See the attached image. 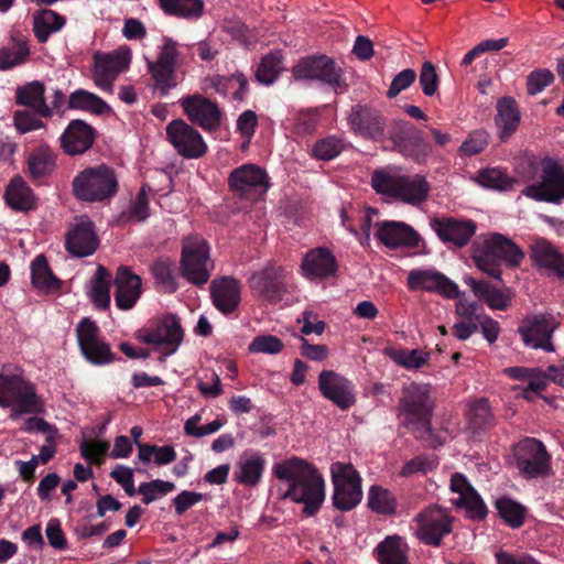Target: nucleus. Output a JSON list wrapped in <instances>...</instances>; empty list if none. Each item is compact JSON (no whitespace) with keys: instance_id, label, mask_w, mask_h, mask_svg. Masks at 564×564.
I'll list each match as a JSON object with an SVG mask.
<instances>
[{"instance_id":"obj_1","label":"nucleus","mask_w":564,"mask_h":564,"mask_svg":"<svg viewBox=\"0 0 564 564\" xmlns=\"http://www.w3.org/2000/svg\"><path fill=\"white\" fill-rule=\"evenodd\" d=\"M274 476L283 481L286 489L282 499L304 505L303 512L311 517L325 500V481L317 469L306 460L292 457L273 466Z\"/></svg>"},{"instance_id":"obj_2","label":"nucleus","mask_w":564,"mask_h":564,"mask_svg":"<svg viewBox=\"0 0 564 564\" xmlns=\"http://www.w3.org/2000/svg\"><path fill=\"white\" fill-rule=\"evenodd\" d=\"M524 259L523 251L510 238L499 232L479 235L471 245V260L477 269L501 281V264L517 268Z\"/></svg>"},{"instance_id":"obj_3","label":"nucleus","mask_w":564,"mask_h":564,"mask_svg":"<svg viewBox=\"0 0 564 564\" xmlns=\"http://www.w3.org/2000/svg\"><path fill=\"white\" fill-rule=\"evenodd\" d=\"M433 408L430 384L411 382L403 387L400 415L417 438L429 442L431 446H438L442 442L434 437L430 424Z\"/></svg>"},{"instance_id":"obj_4","label":"nucleus","mask_w":564,"mask_h":564,"mask_svg":"<svg viewBox=\"0 0 564 564\" xmlns=\"http://www.w3.org/2000/svg\"><path fill=\"white\" fill-rule=\"evenodd\" d=\"M74 196L85 203H109L119 191L116 171L106 164L86 167L72 182Z\"/></svg>"},{"instance_id":"obj_5","label":"nucleus","mask_w":564,"mask_h":564,"mask_svg":"<svg viewBox=\"0 0 564 564\" xmlns=\"http://www.w3.org/2000/svg\"><path fill=\"white\" fill-rule=\"evenodd\" d=\"M291 72L295 80L321 82L336 93H344L348 89L341 67L327 55L303 57L293 65Z\"/></svg>"},{"instance_id":"obj_6","label":"nucleus","mask_w":564,"mask_h":564,"mask_svg":"<svg viewBox=\"0 0 564 564\" xmlns=\"http://www.w3.org/2000/svg\"><path fill=\"white\" fill-rule=\"evenodd\" d=\"M388 139L394 151L415 163H425L433 151L431 143L423 138L422 131L408 120L391 121Z\"/></svg>"},{"instance_id":"obj_7","label":"nucleus","mask_w":564,"mask_h":564,"mask_svg":"<svg viewBox=\"0 0 564 564\" xmlns=\"http://www.w3.org/2000/svg\"><path fill=\"white\" fill-rule=\"evenodd\" d=\"M0 406L11 408L10 417L17 420L22 414L39 411V400L34 387L20 376L0 375Z\"/></svg>"},{"instance_id":"obj_8","label":"nucleus","mask_w":564,"mask_h":564,"mask_svg":"<svg viewBox=\"0 0 564 564\" xmlns=\"http://www.w3.org/2000/svg\"><path fill=\"white\" fill-rule=\"evenodd\" d=\"M521 193L535 202L561 204L564 202V165L545 155L540 181L528 184Z\"/></svg>"},{"instance_id":"obj_9","label":"nucleus","mask_w":564,"mask_h":564,"mask_svg":"<svg viewBox=\"0 0 564 564\" xmlns=\"http://www.w3.org/2000/svg\"><path fill=\"white\" fill-rule=\"evenodd\" d=\"M212 268L207 241L198 236L184 239L181 258L183 276L195 285H203L209 280Z\"/></svg>"},{"instance_id":"obj_10","label":"nucleus","mask_w":564,"mask_h":564,"mask_svg":"<svg viewBox=\"0 0 564 564\" xmlns=\"http://www.w3.org/2000/svg\"><path fill=\"white\" fill-rule=\"evenodd\" d=\"M334 485L333 503L341 511L354 509L362 498L361 478L350 463L335 462L330 466Z\"/></svg>"},{"instance_id":"obj_11","label":"nucleus","mask_w":564,"mask_h":564,"mask_svg":"<svg viewBox=\"0 0 564 564\" xmlns=\"http://www.w3.org/2000/svg\"><path fill=\"white\" fill-rule=\"evenodd\" d=\"M181 44L171 37H163L155 61L147 58L148 73L161 95H167L176 86V66L181 56Z\"/></svg>"},{"instance_id":"obj_12","label":"nucleus","mask_w":564,"mask_h":564,"mask_svg":"<svg viewBox=\"0 0 564 564\" xmlns=\"http://www.w3.org/2000/svg\"><path fill=\"white\" fill-rule=\"evenodd\" d=\"M558 326L560 321L552 313L529 314L522 319L518 333L525 347L554 352L552 338Z\"/></svg>"},{"instance_id":"obj_13","label":"nucleus","mask_w":564,"mask_h":564,"mask_svg":"<svg viewBox=\"0 0 564 564\" xmlns=\"http://www.w3.org/2000/svg\"><path fill=\"white\" fill-rule=\"evenodd\" d=\"M93 59L91 78L95 85L102 91L111 94L113 82L130 65V52L127 50H115L107 53L97 51Z\"/></svg>"},{"instance_id":"obj_14","label":"nucleus","mask_w":564,"mask_h":564,"mask_svg":"<svg viewBox=\"0 0 564 564\" xmlns=\"http://www.w3.org/2000/svg\"><path fill=\"white\" fill-rule=\"evenodd\" d=\"M228 185L236 196L256 199L267 193L270 180L263 169L256 164L246 163L231 171Z\"/></svg>"},{"instance_id":"obj_15","label":"nucleus","mask_w":564,"mask_h":564,"mask_svg":"<svg viewBox=\"0 0 564 564\" xmlns=\"http://www.w3.org/2000/svg\"><path fill=\"white\" fill-rule=\"evenodd\" d=\"M416 524L414 534L429 545H440L443 538L452 531V518L448 512L437 506H429L413 519Z\"/></svg>"},{"instance_id":"obj_16","label":"nucleus","mask_w":564,"mask_h":564,"mask_svg":"<svg viewBox=\"0 0 564 564\" xmlns=\"http://www.w3.org/2000/svg\"><path fill=\"white\" fill-rule=\"evenodd\" d=\"M349 129L358 137L383 141L386 138L387 119L380 110L369 105H355L347 116Z\"/></svg>"},{"instance_id":"obj_17","label":"nucleus","mask_w":564,"mask_h":564,"mask_svg":"<svg viewBox=\"0 0 564 564\" xmlns=\"http://www.w3.org/2000/svg\"><path fill=\"white\" fill-rule=\"evenodd\" d=\"M166 138L175 151L185 159H198L206 154L208 147L202 134L182 119L166 126Z\"/></svg>"},{"instance_id":"obj_18","label":"nucleus","mask_w":564,"mask_h":564,"mask_svg":"<svg viewBox=\"0 0 564 564\" xmlns=\"http://www.w3.org/2000/svg\"><path fill=\"white\" fill-rule=\"evenodd\" d=\"M514 459L520 474L527 478L544 476L550 470V456L542 442L525 438L514 447Z\"/></svg>"},{"instance_id":"obj_19","label":"nucleus","mask_w":564,"mask_h":564,"mask_svg":"<svg viewBox=\"0 0 564 564\" xmlns=\"http://www.w3.org/2000/svg\"><path fill=\"white\" fill-rule=\"evenodd\" d=\"M178 104L189 121L205 131L213 132L220 128L223 111L216 101L194 94L183 97Z\"/></svg>"},{"instance_id":"obj_20","label":"nucleus","mask_w":564,"mask_h":564,"mask_svg":"<svg viewBox=\"0 0 564 564\" xmlns=\"http://www.w3.org/2000/svg\"><path fill=\"white\" fill-rule=\"evenodd\" d=\"M137 339L147 345H164L170 352L180 347L184 332L176 315L163 316L154 328L143 327L137 332Z\"/></svg>"},{"instance_id":"obj_21","label":"nucleus","mask_w":564,"mask_h":564,"mask_svg":"<svg viewBox=\"0 0 564 564\" xmlns=\"http://www.w3.org/2000/svg\"><path fill=\"white\" fill-rule=\"evenodd\" d=\"M430 226L442 242L457 248L467 246L477 230L474 220L452 216L433 218Z\"/></svg>"},{"instance_id":"obj_22","label":"nucleus","mask_w":564,"mask_h":564,"mask_svg":"<svg viewBox=\"0 0 564 564\" xmlns=\"http://www.w3.org/2000/svg\"><path fill=\"white\" fill-rule=\"evenodd\" d=\"M406 285L410 291H425L436 293L447 299L458 296V286L445 274L434 269H413L406 278Z\"/></svg>"},{"instance_id":"obj_23","label":"nucleus","mask_w":564,"mask_h":564,"mask_svg":"<svg viewBox=\"0 0 564 564\" xmlns=\"http://www.w3.org/2000/svg\"><path fill=\"white\" fill-rule=\"evenodd\" d=\"M318 389L323 397L341 410H347L356 403L355 387L351 381L334 371L319 373Z\"/></svg>"},{"instance_id":"obj_24","label":"nucleus","mask_w":564,"mask_h":564,"mask_svg":"<svg viewBox=\"0 0 564 564\" xmlns=\"http://www.w3.org/2000/svg\"><path fill=\"white\" fill-rule=\"evenodd\" d=\"M284 270L280 267L269 265L253 273L249 279L251 290L262 299L276 303L282 300L285 292Z\"/></svg>"},{"instance_id":"obj_25","label":"nucleus","mask_w":564,"mask_h":564,"mask_svg":"<svg viewBox=\"0 0 564 564\" xmlns=\"http://www.w3.org/2000/svg\"><path fill=\"white\" fill-rule=\"evenodd\" d=\"M377 227V239L389 249L419 247L420 235L403 221L384 220L378 223Z\"/></svg>"},{"instance_id":"obj_26","label":"nucleus","mask_w":564,"mask_h":564,"mask_svg":"<svg viewBox=\"0 0 564 564\" xmlns=\"http://www.w3.org/2000/svg\"><path fill=\"white\" fill-rule=\"evenodd\" d=\"M449 487L452 492L458 495L453 500V505L464 508L467 516L471 519L481 520L486 517L487 507L485 502L463 474H454L451 478Z\"/></svg>"},{"instance_id":"obj_27","label":"nucleus","mask_w":564,"mask_h":564,"mask_svg":"<svg viewBox=\"0 0 564 564\" xmlns=\"http://www.w3.org/2000/svg\"><path fill=\"white\" fill-rule=\"evenodd\" d=\"M65 247L74 257L83 258L93 254L98 247L93 221L82 219L74 224L66 234Z\"/></svg>"},{"instance_id":"obj_28","label":"nucleus","mask_w":564,"mask_h":564,"mask_svg":"<svg viewBox=\"0 0 564 564\" xmlns=\"http://www.w3.org/2000/svg\"><path fill=\"white\" fill-rule=\"evenodd\" d=\"M210 296L215 307L225 315L234 313L241 301V284L232 276H221L210 283Z\"/></svg>"},{"instance_id":"obj_29","label":"nucleus","mask_w":564,"mask_h":564,"mask_svg":"<svg viewBox=\"0 0 564 564\" xmlns=\"http://www.w3.org/2000/svg\"><path fill=\"white\" fill-rule=\"evenodd\" d=\"M301 269L303 275L310 280H324L335 275L337 260L327 248L318 247L305 254Z\"/></svg>"},{"instance_id":"obj_30","label":"nucleus","mask_w":564,"mask_h":564,"mask_svg":"<svg viewBox=\"0 0 564 564\" xmlns=\"http://www.w3.org/2000/svg\"><path fill=\"white\" fill-rule=\"evenodd\" d=\"M141 278L133 274L128 267L117 269L115 278V302L118 308L131 310L141 296Z\"/></svg>"},{"instance_id":"obj_31","label":"nucleus","mask_w":564,"mask_h":564,"mask_svg":"<svg viewBox=\"0 0 564 564\" xmlns=\"http://www.w3.org/2000/svg\"><path fill=\"white\" fill-rule=\"evenodd\" d=\"M530 257L538 269L546 270L560 279L564 278V254L549 240H535L531 246Z\"/></svg>"},{"instance_id":"obj_32","label":"nucleus","mask_w":564,"mask_h":564,"mask_svg":"<svg viewBox=\"0 0 564 564\" xmlns=\"http://www.w3.org/2000/svg\"><path fill=\"white\" fill-rule=\"evenodd\" d=\"M95 131L83 120H73L61 137V144L69 155L83 154L91 148Z\"/></svg>"},{"instance_id":"obj_33","label":"nucleus","mask_w":564,"mask_h":564,"mask_svg":"<svg viewBox=\"0 0 564 564\" xmlns=\"http://www.w3.org/2000/svg\"><path fill=\"white\" fill-rule=\"evenodd\" d=\"M15 102L33 109L39 117H52V109L45 100V86L39 80L18 87Z\"/></svg>"},{"instance_id":"obj_34","label":"nucleus","mask_w":564,"mask_h":564,"mask_svg":"<svg viewBox=\"0 0 564 564\" xmlns=\"http://www.w3.org/2000/svg\"><path fill=\"white\" fill-rule=\"evenodd\" d=\"M80 352H111V347L101 336L96 322L84 318L76 327Z\"/></svg>"},{"instance_id":"obj_35","label":"nucleus","mask_w":564,"mask_h":564,"mask_svg":"<svg viewBox=\"0 0 564 564\" xmlns=\"http://www.w3.org/2000/svg\"><path fill=\"white\" fill-rule=\"evenodd\" d=\"M207 80L217 94L223 97L231 95L232 99L237 101H242L249 91L248 79L241 72H236L230 76L215 75Z\"/></svg>"},{"instance_id":"obj_36","label":"nucleus","mask_w":564,"mask_h":564,"mask_svg":"<svg viewBox=\"0 0 564 564\" xmlns=\"http://www.w3.org/2000/svg\"><path fill=\"white\" fill-rule=\"evenodd\" d=\"M496 126L501 141L508 140L517 130L520 112L512 97H502L497 102Z\"/></svg>"},{"instance_id":"obj_37","label":"nucleus","mask_w":564,"mask_h":564,"mask_svg":"<svg viewBox=\"0 0 564 564\" xmlns=\"http://www.w3.org/2000/svg\"><path fill=\"white\" fill-rule=\"evenodd\" d=\"M4 199L17 212H29L36 207V197L21 176L10 181L4 192Z\"/></svg>"},{"instance_id":"obj_38","label":"nucleus","mask_w":564,"mask_h":564,"mask_svg":"<svg viewBox=\"0 0 564 564\" xmlns=\"http://www.w3.org/2000/svg\"><path fill=\"white\" fill-rule=\"evenodd\" d=\"M430 189V184L424 176L402 175L395 199L417 206L426 200Z\"/></svg>"},{"instance_id":"obj_39","label":"nucleus","mask_w":564,"mask_h":564,"mask_svg":"<svg viewBox=\"0 0 564 564\" xmlns=\"http://www.w3.org/2000/svg\"><path fill=\"white\" fill-rule=\"evenodd\" d=\"M265 460L260 454H245L240 457L235 469V479L245 486L253 487L261 480Z\"/></svg>"},{"instance_id":"obj_40","label":"nucleus","mask_w":564,"mask_h":564,"mask_svg":"<svg viewBox=\"0 0 564 564\" xmlns=\"http://www.w3.org/2000/svg\"><path fill=\"white\" fill-rule=\"evenodd\" d=\"M31 282L40 292L53 293L61 289V280L52 272L44 254H39L31 263Z\"/></svg>"},{"instance_id":"obj_41","label":"nucleus","mask_w":564,"mask_h":564,"mask_svg":"<svg viewBox=\"0 0 564 564\" xmlns=\"http://www.w3.org/2000/svg\"><path fill=\"white\" fill-rule=\"evenodd\" d=\"M66 19L50 9H42L33 14V32L40 43H45L50 36L61 31Z\"/></svg>"},{"instance_id":"obj_42","label":"nucleus","mask_w":564,"mask_h":564,"mask_svg":"<svg viewBox=\"0 0 564 564\" xmlns=\"http://www.w3.org/2000/svg\"><path fill=\"white\" fill-rule=\"evenodd\" d=\"M464 282L471 289L475 296L484 299L490 308L506 310L510 305V296L499 289L490 285L487 281H478L471 276H466Z\"/></svg>"},{"instance_id":"obj_43","label":"nucleus","mask_w":564,"mask_h":564,"mask_svg":"<svg viewBox=\"0 0 564 564\" xmlns=\"http://www.w3.org/2000/svg\"><path fill=\"white\" fill-rule=\"evenodd\" d=\"M151 193L152 188L148 184H143L127 209L120 213L118 221L122 225L145 221L150 216L149 196Z\"/></svg>"},{"instance_id":"obj_44","label":"nucleus","mask_w":564,"mask_h":564,"mask_svg":"<svg viewBox=\"0 0 564 564\" xmlns=\"http://www.w3.org/2000/svg\"><path fill=\"white\" fill-rule=\"evenodd\" d=\"M111 274L102 265H98L90 281L89 299L97 308L106 310L110 305Z\"/></svg>"},{"instance_id":"obj_45","label":"nucleus","mask_w":564,"mask_h":564,"mask_svg":"<svg viewBox=\"0 0 564 564\" xmlns=\"http://www.w3.org/2000/svg\"><path fill=\"white\" fill-rule=\"evenodd\" d=\"M167 15L186 20L199 19L204 13L203 0H158Z\"/></svg>"},{"instance_id":"obj_46","label":"nucleus","mask_w":564,"mask_h":564,"mask_svg":"<svg viewBox=\"0 0 564 564\" xmlns=\"http://www.w3.org/2000/svg\"><path fill=\"white\" fill-rule=\"evenodd\" d=\"M477 181L482 187L500 192L512 191L519 184L518 178L509 175L500 167H487L480 170L478 172Z\"/></svg>"},{"instance_id":"obj_47","label":"nucleus","mask_w":564,"mask_h":564,"mask_svg":"<svg viewBox=\"0 0 564 564\" xmlns=\"http://www.w3.org/2000/svg\"><path fill=\"white\" fill-rule=\"evenodd\" d=\"M67 104L69 109L88 111L98 116L110 111V107L105 100L85 89L73 91L68 97Z\"/></svg>"},{"instance_id":"obj_48","label":"nucleus","mask_w":564,"mask_h":564,"mask_svg":"<svg viewBox=\"0 0 564 564\" xmlns=\"http://www.w3.org/2000/svg\"><path fill=\"white\" fill-rule=\"evenodd\" d=\"M380 564H406V547L399 535H389L376 549Z\"/></svg>"},{"instance_id":"obj_49","label":"nucleus","mask_w":564,"mask_h":564,"mask_svg":"<svg viewBox=\"0 0 564 564\" xmlns=\"http://www.w3.org/2000/svg\"><path fill=\"white\" fill-rule=\"evenodd\" d=\"M29 55L28 42L13 37L9 45L0 47V70H9L25 63Z\"/></svg>"},{"instance_id":"obj_50","label":"nucleus","mask_w":564,"mask_h":564,"mask_svg":"<svg viewBox=\"0 0 564 564\" xmlns=\"http://www.w3.org/2000/svg\"><path fill=\"white\" fill-rule=\"evenodd\" d=\"M283 70L282 54L270 52L264 55L256 70V79L263 85H272Z\"/></svg>"},{"instance_id":"obj_51","label":"nucleus","mask_w":564,"mask_h":564,"mask_svg":"<svg viewBox=\"0 0 564 564\" xmlns=\"http://www.w3.org/2000/svg\"><path fill=\"white\" fill-rule=\"evenodd\" d=\"M367 502L368 507L377 513L392 514L395 512L394 496L381 486L373 485L369 488Z\"/></svg>"},{"instance_id":"obj_52","label":"nucleus","mask_w":564,"mask_h":564,"mask_svg":"<svg viewBox=\"0 0 564 564\" xmlns=\"http://www.w3.org/2000/svg\"><path fill=\"white\" fill-rule=\"evenodd\" d=\"M345 140L336 135L323 138L313 145L311 155L317 160L329 161L345 149Z\"/></svg>"},{"instance_id":"obj_53","label":"nucleus","mask_w":564,"mask_h":564,"mask_svg":"<svg viewBox=\"0 0 564 564\" xmlns=\"http://www.w3.org/2000/svg\"><path fill=\"white\" fill-rule=\"evenodd\" d=\"M28 166L33 178H43L55 167L54 155L47 150L35 151L29 156Z\"/></svg>"},{"instance_id":"obj_54","label":"nucleus","mask_w":564,"mask_h":564,"mask_svg":"<svg viewBox=\"0 0 564 564\" xmlns=\"http://www.w3.org/2000/svg\"><path fill=\"white\" fill-rule=\"evenodd\" d=\"M402 175L390 174L383 170H377L371 176V186L376 193L397 198Z\"/></svg>"},{"instance_id":"obj_55","label":"nucleus","mask_w":564,"mask_h":564,"mask_svg":"<svg viewBox=\"0 0 564 564\" xmlns=\"http://www.w3.org/2000/svg\"><path fill=\"white\" fill-rule=\"evenodd\" d=\"M496 508L499 516L508 523L511 528H519L523 524L525 510L518 502L502 497L496 501Z\"/></svg>"},{"instance_id":"obj_56","label":"nucleus","mask_w":564,"mask_h":564,"mask_svg":"<svg viewBox=\"0 0 564 564\" xmlns=\"http://www.w3.org/2000/svg\"><path fill=\"white\" fill-rule=\"evenodd\" d=\"M200 421H202V415L199 413H196L195 415H193L188 420H186V422L184 424L185 434L200 438L206 435H210V434L218 432L225 424V420L219 419V417L208 424L199 426Z\"/></svg>"},{"instance_id":"obj_57","label":"nucleus","mask_w":564,"mask_h":564,"mask_svg":"<svg viewBox=\"0 0 564 564\" xmlns=\"http://www.w3.org/2000/svg\"><path fill=\"white\" fill-rule=\"evenodd\" d=\"M468 420L474 430L486 427L492 422V413L487 399H479L469 405Z\"/></svg>"},{"instance_id":"obj_58","label":"nucleus","mask_w":564,"mask_h":564,"mask_svg":"<svg viewBox=\"0 0 564 564\" xmlns=\"http://www.w3.org/2000/svg\"><path fill=\"white\" fill-rule=\"evenodd\" d=\"M489 133L484 129L470 132L460 144L458 152L460 155L473 156L481 153L488 145Z\"/></svg>"},{"instance_id":"obj_59","label":"nucleus","mask_w":564,"mask_h":564,"mask_svg":"<svg viewBox=\"0 0 564 564\" xmlns=\"http://www.w3.org/2000/svg\"><path fill=\"white\" fill-rule=\"evenodd\" d=\"M419 83L425 97L434 96L440 87V77L435 65L431 61H425L420 69Z\"/></svg>"},{"instance_id":"obj_60","label":"nucleus","mask_w":564,"mask_h":564,"mask_svg":"<svg viewBox=\"0 0 564 564\" xmlns=\"http://www.w3.org/2000/svg\"><path fill=\"white\" fill-rule=\"evenodd\" d=\"M175 486L171 481H164L161 479H155L150 482H142L138 491L143 496V502L145 505H150L154 500L163 497L174 490Z\"/></svg>"},{"instance_id":"obj_61","label":"nucleus","mask_w":564,"mask_h":564,"mask_svg":"<svg viewBox=\"0 0 564 564\" xmlns=\"http://www.w3.org/2000/svg\"><path fill=\"white\" fill-rule=\"evenodd\" d=\"M544 169V156L531 155L523 159L518 167L517 172L519 177L525 183H534L533 181L538 175H541Z\"/></svg>"},{"instance_id":"obj_62","label":"nucleus","mask_w":564,"mask_h":564,"mask_svg":"<svg viewBox=\"0 0 564 564\" xmlns=\"http://www.w3.org/2000/svg\"><path fill=\"white\" fill-rule=\"evenodd\" d=\"M29 110H17L13 115V123L19 133L24 134L44 128L43 121Z\"/></svg>"},{"instance_id":"obj_63","label":"nucleus","mask_w":564,"mask_h":564,"mask_svg":"<svg viewBox=\"0 0 564 564\" xmlns=\"http://www.w3.org/2000/svg\"><path fill=\"white\" fill-rule=\"evenodd\" d=\"M151 272L154 280L160 284L166 292L173 293L176 291V282L173 278L170 264L164 261H155L151 265Z\"/></svg>"},{"instance_id":"obj_64","label":"nucleus","mask_w":564,"mask_h":564,"mask_svg":"<svg viewBox=\"0 0 564 564\" xmlns=\"http://www.w3.org/2000/svg\"><path fill=\"white\" fill-rule=\"evenodd\" d=\"M554 82V75L551 70L535 69L531 72L527 78V90L529 95H536L541 93L545 87L550 86Z\"/></svg>"}]
</instances>
